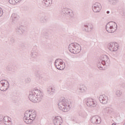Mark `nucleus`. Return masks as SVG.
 <instances>
[{
	"mask_svg": "<svg viewBox=\"0 0 125 125\" xmlns=\"http://www.w3.org/2000/svg\"><path fill=\"white\" fill-rule=\"evenodd\" d=\"M36 116L35 111H27L23 118L24 122L28 125H31L33 121L36 119Z\"/></svg>",
	"mask_w": 125,
	"mask_h": 125,
	"instance_id": "1",
	"label": "nucleus"
},
{
	"mask_svg": "<svg viewBox=\"0 0 125 125\" xmlns=\"http://www.w3.org/2000/svg\"><path fill=\"white\" fill-rule=\"evenodd\" d=\"M106 30L108 33H114L117 30V23L113 21L108 22L106 24Z\"/></svg>",
	"mask_w": 125,
	"mask_h": 125,
	"instance_id": "2",
	"label": "nucleus"
},
{
	"mask_svg": "<svg viewBox=\"0 0 125 125\" xmlns=\"http://www.w3.org/2000/svg\"><path fill=\"white\" fill-rule=\"evenodd\" d=\"M69 49L71 53H79L81 51V46L78 43H75L70 45L69 47Z\"/></svg>",
	"mask_w": 125,
	"mask_h": 125,
	"instance_id": "3",
	"label": "nucleus"
},
{
	"mask_svg": "<svg viewBox=\"0 0 125 125\" xmlns=\"http://www.w3.org/2000/svg\"><path fill=\"white\" fill-rule=\"evenodd\" d=\"M55 65L58 70H64L65 64L63 63V61L61 60H57L55 61Z\"/></svg>",
	"mask_w": 125,
	"mask_h": 125,
	"instance_id": "4",
	"label": "nucleus"
},
{
	"mask_svg": "<svg viewBox=\"0 0 125 125\" xmlns=\"http://www.w3.org/2000/svg\"><path fill=\"white\" fill-rule=\"evenodd\" d=\"M8 88V82L6 80H2L0 83V90L5 91Z\"/></svg>",
	"mask_w": 125,
	"mask_h": 125,
	"instance_id": "5",
	"label": "nucleus"
},
{
	"mask_svg": "<svg viewBox=\"0 0 125 125\" xmlns=\"http://www.w3.org/2000/svg\"><path fill=\"white\" fill-rule=\"evenodd\" d=\"M108 48L110 51H117L119 49V44L114 42H111Z\"/></svg>",
	"mask_w": 125,
	"mask_h": 125,
	"instance_id": "6",
	"label": "nucleus"
},
{
	"mask_svg": "<svg viewBox=\"0 0 125 125\" xmlns=\"http://www.w3.org/2000/svg\"><path fill=\"white\" fill-rule=\"evenodd\" d=\"M102 6L100 3L96 2L92 5V9L94 12H100Z\"/></svg>",
	"mask_w": 125,
	"mask_h": 125,
	"instance_id": "7",
	"label": "nucleus"
},
{
	"mask_svg": "<svg viewBox=\"0 0 125 125\" xmlns=\"http://www.w3.org/2000/svg\"><path fill=\"white\" fill-rule=\"evenodd\" d=\"M63 15H69V16H74L75 14L74 13V11L73 10L69 9V8H64L62 10Z\"/></svg>",
	"mask_w": 125,
	"mask_h": 125,
	"instance_id": "8",
	"label": "nucleus"
},
{
	"mask_svg": "<svg viewBox=\"0 0 125 125\" xmlns=\"http://www.w3.org/2000/svg\"><path fill=\"white\" fill-rule=\"evenodd\" d=\"M42 2L43 5L45 6L46 7H48V6H50L52 3V0H42Z\"/></svg>",
	"mask_w": 125,
	"mask_h": 125,
	"instance_id": "9",
	"label": "nucleus"
},
{
	"mask_svg": "<svg viewBox=\"0 0 125 125\" xmlns=\"http://www.w3.org/2000/svg\"><path fill=\"white\" fill-rule=\"evenodd\" d=\"M99 100L101 103L103 104H105L106 102H107V100H108V97H107L104 95H101L99 97ZM106 101V102H105Z\"/></svg>",
	"mask_w": 125,
	"mask_h": 125,
	"instance_id": "10",
	"label": "nucleus"
},
{
	"mask_svg": "<svg viewBox=\"0 0 125 125\" xmlns=\"http://www.w3.org/2000/svg\"><path fill=\"white\" fill-rule=\"evenodd\" d=\"M54 123L55 125H61L62 123V119L60 117H56L54 120Z\"/></svg>",
	"mask_w": 125,
	"mask_h": 125,
	"instance_id": "11",
	"label": "nucleus"
},
{
	"mask_svg": "<svg viewBox=\"0 0 125 125\" xmlns=\"http://www.w3.org/2000/svg\"><path fill=\"white\" fill-rule=\"evenodd\" d=\"M107 3L110 5H117L119 0H107Z\"/></svg>",
	"mask_w": 125,
	"mask_h": 125,
	"instance_id": "12",
	"label": "nucleus"
},
{
	"mask_svg": "<svg viewBox=\"0 0 125 125\" xmlns=\"http://www.w3.org/2000/svg\"><path fill=\"white\" fill-rule=\"evenodd\" d=\"M86 104L88 106H91L93 105V100H92V99H88L87 100Z\"/></svg>",
	"mask_w": 125,
	"mask_h": 125,
	"instance_id": "13",
	"label": "nucleus"
},
{
	"mask_svg": "<svg viewBox=\"0 0 125 125\" xmlns=\"http://www.w3.org/2000/svg\"><path fill=\"white\" fill-rule=\"evenodd\" d=\"M29 99L32 102H37V98H36V96H35L34 95H30L29 96Z\"/></svg>",
	"mask_w": 125,
	"mask_h": 125,
	"instance_id": "14",
	"label": "nucleus"
},
{
	"mask_svg": "<svg viewBox=\"0 0 125 125\" xmlns=\"http://www.w3.org/2000/svg\"><path fill=\"white\" fill-rule=\"evenodd\" d=\"M95 119L96 124H100V123L101 122V119H100V118L98 116H96L95 117Z\"/></svg>",
	"mask_w": 125,
	"mask_h": 125,
	"instance_id": "15",
	"label": "nucleus"
},
{
	"mask_svg": "<svg viewBox=\"0 0 125 125\" xmlns=\"http://www.w3.org/2000/svg\"><path fill=\"white\" fill-rule=\"evenodd\" d=\"M10 4H16L17 3V0H8Z\"/></svg>",
	"mask_w": 125,
	"mask_h": 125,
	"instance_id": "16",
	"label": "nucleus"
},
{
	"mask_svg": "<svg viewBox=\"0 0 125 125\" xmlns=\"http://www.w3.org/2000/svg\"><path fill=\"white\" fill-rule=\"evenodd\" d=\"M3 14V12L2 11V9L0 7V16H2V15Z\"/></svg>",
	"mask_w": 125,
	"mask_h": 125,
	"instance_id": "17",
	"label": "nucleus"
},
{
	"mask_svg": "<svg viewBox=\"0 0 125 125\" xmlns=\"http://www.w3.org/2000/svg\"><path fill=\"white\" fill-rule=\"evenodd\" d=\"M16 15H16V14H13L12 15V16H16Z\"/></svg>",
	"mask_w": 125,
	"mask_h": 125,
	"instance_id": "18",
	"label": "nucleus"
},
{
	"mask_svg": "<svg viewBox=\"0 0 125 125\" xmlns=\"http://www.w3.org/2000/svg\"><path fill=\"white\" fill-rule=\"evenodd\" d=\"M106 13H107V14H109V13H110V11H107L106 12Z\"/></svg>",
	"mask_w": 125,
	"mask_h": 125,
	"instance_id": "19",
	"label": "nucleus"
},
{
	"mask_svg": "<svg viewBox=\"0 0 125 125\" xmlns=\"http://www.w3.org/2000/svg\"><path fill=\"white\" fill-rule=\"evenodd\" d=\"M16 0L18 2V1H20V0Z\"/></svg>",
	"mask_w": 125,
	"mask_h": 125,
	"instance_id": "20",
	"label": "nucleus"
},
{
	"mask_svg": "<svg viewBox=\"0 0 125 125\" xmlns=\"http://www.w3.org/2000/svg\"><path fill=\"white\" fill-rule=\"evenodd\" d=\"M64 106H65V104H63Z\"/></svg>",
	"mask_w": 125,
	"mask_h": 125,
	"instance_id": "21",
	"label": "nucleus"
},
{
	"mask_svg": "<svg viewBox=\"0 0 125 125\" xmlns=\"http://www.w3.org/2000/svg\"><path fill=\"white\" fill-rule=\"evenodd\" d=\"M124 125H125V124H124Z\"/></svg>",
	"mask_w": 125,
	"mask_h": 125,
	"instance_id": "22",
	"label": "nucleus"
}]
</instances>
